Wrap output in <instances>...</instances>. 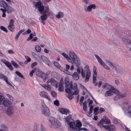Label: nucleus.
<instances>
[{
    "instance_id": "1",
    "label": "nucleus",
    "mask_w": 131,
    "mask_h": 131,
    "mask_svg": "<svg viewBox=\"0 0 131 131\" xmlns=\"http://www.w3.org/2000/svg\"><path fill=\"white\" fill-rule=\"evenodd\" d=\"M42 3L40 1L37 2L35 4L36 8L38 9V10L40 14H46L49 11V8L42 5Z\"/></svg>"
},
{
    "instance_id": "2",
    "label": "nucleus",
    "mask_w": 131,
    "mask_h": 131,
    "mask_svg": "<svg viewBox=\"0 0 131 131\" xmlns=\"http://www.w3.org/2000/svg\"><path fill=\"white\" fill-rule=\"evenodd\" d=\"M69 55L70 58L68 57L67 59L68 61L72 63H74L75 65V62H78L80 60L77 56L75 54V53L73 51H70Z\"/></svg>"
},
{
    "instance_id": "3",
    "label": "nucleus",
    "mask_w": 131,
    "mask_h": 131,
    "mask_svg": "<svg viewBox=\"0 0 131 131\" xmlns=\"http://www.w3.org/2000/svg\"><path fill=\"white\" fill-rule=\"evenodd\" d=\"M12 104L11 102L9 100L5 99L2 95L0 93V105H3L5 107H8Z\"/></svg>"
},
{
    "instance_id": "4",
    "label": "nucleus",
    "mask_w": 131,
    "mask_h": 131,
    "mask_svg": "<svg viewBox=\"0 0 131 131\" xmlns=\"http://www.w3.org/2000/svg\"><path fill=\"white\" fill-rule=\"evenodd\" d=\"M42 112L45 115L47 116H49L50 115V113L48 108L46 106L44 103L42 104Z\"/></svg>"
},
{
    "instance_id": "5",
    "label": "nucleus",
    "mask_w": 131,
    "mask_h": 131,
    "mask_svg": "<svg viewBox=\"0 0 131 131\" xmlns=\"http://www.w3.org/2000/svg\"><path fill=\"white\" fill-rule=\"evenodd\" d=\"M14 107L11 106L9 107L6 111V113L9 116L12 115L14 112Z\"/></svg>"
},
{
    "instance_id": "6",
    "label": "nucleus",
    "mask_w": 131,
    "mask_h": 131,
    "mask_svg": "<svg viewBox=\"0 0 131 131\" xmlns=\"http://www.w3.org/2000/svg\"><path fill=\"white\" fill-rule=\"evenodd\" d=\"M69 127L71 128V131H75L74 129L76 128L75 126V123L74 121L71 122H69L68 124Z\"/></svg>"
},
{
    "instance_id": "7",
    "label": "nucleus",
    "mask_w": 131,
    "mask_h": 131,
    "mask_svg": "<svg viewBox=\"0 0 131 131\" xmlns=\"http://www.w3.org/2000/svg\"><path fill=\"white\" fill-rule=\"evenodd\" d=\"M56 124H52L51 126V128L54 129H56L57 128L60 127L61 126L60 123L59 121L57 119L56 120Z\"/></svg>"
},
{
    "instance_id": "8",
    "label": "nucleus",
    "mask_w": 131,
    "mask_h": 131,
    "mask_svg": "<svg viewBox=\"0 0 131 131\" xmlns=\"http://www.w3.org/2000/svg\"><path fill=\"white\" fill-rule=\"evenodd\" d=\"M43 74H44V73L42 72V71L40 69H37V71L36 72V75L38 77H40L43 79L44 80L45 79L43 78Z\"/></svg>"
},
{
    "instance_id": "9",
    "label": "nucleus",
    "mask_w": 131,
    "mask_h": 131,
    "mask_svg": "<svg viewBox=\"0 0 131 131\" xmlns=\"http://www.w3.org/2000/svg\"><path fill=\"white\" fill-rule=\"evenodd\" d=\"M58 110L62 114H66L68 113L69 112H70L69 109L64 108H59Z\"/></svg>"
},
{
    "instance_id": "10",
    "label": "nucleus",
    "mask_w": 131,
    "mask_h": 131,
    "mask_svg": "<svg viewBox=\"0 0 131 131\" xmlns=\"http://www.w3.org/2000/svg\"><path fill=\"white\" fill-rule=\"evenodd\" d=\"M91 74V71L90 70H88V71H86L85 79L84 80L85 82H87L89 81Z\"/></svg>"
},
{
    "instance_id": "11",
    "label": "nucleus",
    "mask_w": 131,
    "mask_h": 131,
    "mask_svg": "<svg viewBox=\"0 0 131 131\" xmlns=\"http://www.w3.org/2000/svg\"><path fill=\"white\" fill-rule=\"evenodd\" d=\"M41 58L44 62L49 66V64L50 63V61L47 58L44 56H42L41 57Z\"/></svg>"
},
{
    "instance_id": "12",
    "label": "nucleus",
    "mask_w": 131,
    "mask_h": 131,
    "mask_svg": "<svg viewBox=\"0 0 131 131\" xmlns=\"http://www.w3.org/2000/svg\"><path fill=\"white\" fill-rule=\"evenodd\" d=\"M48 119L49 121L50 127L51 126L52 124H53V123H54V122H55L56 120V119L51 117H49Z\"/></svg>"
},
{
    "instance_id": "13",
    "label": "nucleus",
    "mask_w": 131,
    "mask_h": 131,
    "mask_svg": "<svg viewBox=\"0 0 131 131\" xmlns=\"http://www.w3.org/2000/svg\"><path fill=\"white\" fill-rule=\"evenodd\" d=\"M72 75L73 79L75 80H78L79 79V75L76 72H74Z\"/></svg>"
},
{
    "instance_id": "14",
    "label": "nucleus",
    "mask_w": 131,
    "mask_h": 131,
    "mask_svg": "<svg viewBox=\"0 0 131 131\" xmlns=\"http://www.w3.org/2000/svg\"><path fill=\"white\" fill-rule=\"evenodd\" d=\"M75 65L77 67V72L79 74H80L81 73V71L80 69V64L81 63L80 61H79V62H75Z\"/></svg>"
},
{
    "instance_id": "15",
    "label": "nucleus",
    "mask_w": 131,
    "mask_h": 131,
    "mask_svg": "<svg viewBox=\"0 0 131 131\" xmlns=\"http://www.w3.org/2000/svg\"><path fill=\"white\" fill-rule=\"evenodd\" d=\"M103 118L105 121L104 122L105 124H108L110 123V120L107 117L104 116L103 117Z\"/></svg>"
},
{
    "instance_id": "16",
    "label": "nucleus",
    "mask_w": 131,
    "mask_h": 131,
    "mask_svg": "<svg viewBox=\"0 0 131 131\" xmlns=\"http://www.w3.org/2000/svg\"><path fill=\"white\" fill-rule=\"evenodd\" d=\"M65 119L66 121L67 124H68L69 122H70L71 119L73 121L74 120L72 118V115L71 114H69L66 118H65Z\"/></svg>"
},
{
    "instance_id": "17",
    "label": "nucleus",
    "mask_w": 131,
    "mask_h": 131,
    "mask_svg": "<svg viewBox=\"0 0 131 131\" xmlns=\"http://www.w3.org/2000/svg\"><path fill=\"white\" fill-rule=\"evenodd\" d=\"M1 127L2 128L0 129V131H8V128L6 125H2Z\"/></svg>"
},
{
    "instance_id": "18",
    "label": "nucleus",
    "mask_w": 131,
    "mask_h": 131,
    "mask_svg": "<svg viewBox=\"0 0 131 131\" xmlns=\"http://www.w3.org/2000/svg\"><path fill=\"white\" fill-rule=\"evenodd\" d=\"M8 10H7L6 11L8 13H11L12 12L14 11V9L10 5H8L7 7Z\"/></svg>"
},
{
    "instance_id": "19",
    "label": "nucleus",
    "mask_w": 131,
    "mask_h": 131,
    "mask_svg": "<svg viewBox=\"0 0 131 131\" xmlns=\"http://www.w3.org/2000/svg\"><path fill=\"white\" fill-rule=\"evenodd\" d=\"M64 16L63 13L62 12H59L58 14L56 16V17L58 18H62Z\"/></svg>"
},
{
    "instance_id": "20",
    "label": "nucleus",
    "mask_w": 131,
    "mask_h": 131,
    "mask_svg": "<svg viewBox=\"0 0 131 131\" xmlns=\"http://www.w3.org/2000/svg\"><path fill=\"white\" fill-rule=\"evenodd\" d=\"M82 124L79 120L77 121L76 124H75V126L77 128H79L81 127Z\"/></svg>"
},
{
    "instance_id": "21",
    "label": "nucleus",
    "mask_w": 131,
    "mask_h": 131,
    "mask_svg": "<svg viewBox=\"0 0 131 131\" xmlns=\"http://www.w3.org/2000/svg\"><path fill=\"white\" fill-rule=\"evenodd\" d=\"M87 101H85L83 103V110L85 112H86L87 110Z\"/></svg>"
},
{
    "instance_id": "22",
    "label": "nucleus",
    "mask_w": 131,
    "mask_h": 131,
    "mask_svg": "<svg viewBox=\"0 0 131 131\" xmlns=\"http://www.w3.org/2000/svg\"><path fill=\"white\" fill-rule=\"evenodd\" d=\"M113 94V92L111 90L107 91L106 92L105 94V96H110Z\"/></svg>"
},
{
    "instance_id": "23",
    "label": "nucleus",
    "mask_w": 131,
    "mask_h": 131,
    "mask_svg": "<svg viewBox=\"0 0 131 131\" xmlns=\"http://www.w3.org/2000/svg\"><path fill=\"white\" fill-rule=\"evenodd\" d=\"M2 1H1V2H2V3H1V4L3 6L2 7L4 8H6L5 7V6L4 4H5V5L6 6V7H7V6H8V5L7 3L4 0H1Z\"/></svg>"
},
{
    "instance_id": "24",
    "label": "nucleus",
    "mask_w": 131,
    "mask_h": 131,
    "mask_svg": "<svg viewBox=\"0 0 131 131\" xmlns=\"http://www.w3.org/2000/svg\"><path fill=\"white\" fill-rule=\"evenodd\" d=\"M15 73L16 74H17V75H18L20 78L24 79H25L24 77L20 72L18 71H16L15 72Z\"/></svg>"
},
{
    "instance_id": "25",
    "label": "nucleus",
    "mask_w": 131,
    "mask_h": 131,
    "mask_svg": "<svg viewBox=\"0 0 131 131\" xmlns=\"http://www.w3.org/2000/svg\"><path fill=\"white\" fill-rule=\"evenodd\" d=\"M122 41L124 44H128L129 42H130V40L126 39L123 38L122 39Z\"/></svg>"
},
{
    "instance_id": "26",
    "label": "nucleus",
    "mask_w": 131,
    "mask_h": 131,
    "mask_svg": "<svg viewBox=\"0 0 131 131\" xmlns=\"http://www.w3.org/2000/svg\"><path fill=\"white\" fill-rule=\"evenodd\" d=\"M45 14H41L42 15L40 16L41 20H45L47 18V15H45Z\"/></svg>"
},
{
    "instance_id": "27",
    "label": "nucleus",
    "mask_w": 131,
    "mask_h": 131,
    "mask_svg": "<svg viewBox=\"0 0 131 131\" xmlns=\"http://www.w3.org/2000/svg\"><path fill=\"white\" fill-rule=\"evenodd\" d=\"M109 125V131H115V127L112 125Z\"/></svg>"
},
{
    "instance_id": "28",
    "label": "nucleus",
    "mask_w": 131,
    "mask_h": 131,
    "mask_svg": "<svg viewBox=\"0 0 131 131\" xmlns=\"http://www.w3.org/2000/svg\"><path fill=\"white\" fill-rule=\"evenodd\" d=\"M104 121L103 118H102L100 121L97 123V125L98 126L100 127V126L103 125Z\"/></svg>"
},
{
    "instance_id": "29",
    "label": "nucleus",
    "mask_w": 131,
    "mask_h": 131,
    "mask_svg": "<svg viewBox=\"0 0 131 131\" xmlns=\"http://www.w3.org/2000/svg\"><path fill=\"white\" fill-rule=\"evenodd\" d=\"M11 71H13L14 69L10 62H9L6 66Z\"/></svg>"
},
{
    "instance_id": "30",
    "label": "nucleus",
    "mask_w": 131,
    "mask_h": 131,
    "mask_svg": "<svg viewBox=\"0 0 131 131\" xmlns=\"http://www.w3.org/2000/svg\"><path fill=\"white\" fill-rule=\"evenodd\" d=\"M35 50L38 52H39L41 51V48L38 45H36L35 47Z\"/></svg>"
},
{
    "instance_id": "31",
    "label": "nucleus",
    "mask_w": 131,
    "mask_h": 131,
    "mask_svg": "<svg viewBox=\"0 0 131 131\" xmlns=\"http://www.w3.org/2000/svg\"><path fill=\"white\" fill-rule=\"evenodd\" d=\"M42 86L45 89H46L49 91L50 90V88L49 86H50V85L49 84H47V86L45 84H43L42 85Z\"/></svg>"
},
{
    "instance_id": "32",
    "label": "nucleus",
    "mask_w": 131,
    "mask_h": 131,
    "mask_svg": "<svg viewBox=\"0 0 131 131\" xmlns=\"http://www.w3.org/2000/svg\"><path fill=\"white\" fill-rule=\"evenodd\" d=\"M11 62L12 64L16 68H17L19 67V65L15 61H12Z\"/></svg>"
},
{
    "instance_id": "33",
    "label": "nucleus",
    "mask_w": 131,
    "mask_h": 131,
    "mask_svg": "<svg viewBox=\"0 0 131 131\" xmlns=\"http://www.w3.org/2000/svg\"><path fill=\"white\" fill-rule=\"evenodd\" d=\"M56 81H55L54 79L52 78L51 79V84L53 86H54Z\"/></svg>"
},
{
    "instance_id": "34",
    "label": "nucleus",
    "mask_w": 131,
    "mask_h": 131,
    "mask_svg": "<svg viewBox=\"0 0 131 131\" xmlns=\"http://www.w3.org/2000/svg\"><path fill=\"white\" fill-rule=\"evenodd\" d=\"M102 127H103L106 130H108L109 131V125H108L107 126L102 125L100 126V127L101 128H102Z\"/></svg>"
},
{
    "instance_id": "35",
    "label": "nucleus",
    "mask_w": 131,
    "mask_h": 131,
    "mask_svg": "<svg viewBox=\"0 0 131 131\" xmlns=\"http://www.w3.org/2000/svg\"><path fill=\"white\" fill-rule=\"evenodd\" d=\"M54 65L58 69L61 67V66L60 64L57 62H54Z\"/></svg>"
},
{
    "instance_id": "36",
    "label": "nucleus",
    "mask_w": 131,
    "mask_h": 131,
    "mask_svg": "<svg viewBox=\"0 0 131 131\" xmlns=\"http://www.w3.org/2000/svg\"><path fill=\"white\" fill-rule=\"evenodd\" d=\"M0 28L2 30L4 31L6 33L8 31L7 29L4 26H1L0 27Z\"/></svg>"
},
{
    "instance_id": "37",
    "label": "nucleus",
    "mask_w": 131,
    "mask_h": 131,
    "mask_svg": "<svg viewBox=\"0 0 131 131\" xmlns=\"http://www.w3.org/2000/svg\"><path fill=\"white\" fill-rule=\"evenodd\" d=\"M36 70V68H35L30 72L29 75L31 77H32L33 76V73L35 72Z\"/></svg>"
},
{
    "instance_id": "38",
    "label": "nucleus",
    "mask_w": 131,
    "mask_h": 131,
    "mask_svg": "<svg viewBox=\"0 0 131 131\" xmlns=\"http://www.w3.org/2000/svg\"><path fill=\"white\" fill-rule=\"evenodd\" d=\"M1 61L4 63L6 66L9 62L6 61V60L5 59H2L1 60Z\"/></svg>"
},
{
    "instance_id": "39",
    "label": "nucleus",
    "mask_w": 131,
    "mask_h": 131,
    "mask_svg": "<svg viewBox=\"0 0 131 131\" xmlns=\"http://www.w3.org/2000/svg\"><path fill=\"white\" fill-rule=\"evenodd\" d=\"M53 103L54 105L58 106L59 105V103L58 100H56L54 101Z\"/></svg>"
},
{
    "instance_id": "40",
    "label": "nucleus",
    "mask_w": 131,
    "mask_h": 131,
    "mask_svg": "<svg viewBox=\"0 0 131 131\" xmlns=\"http://www.w3.org/2000/svg\"><path fill=\"white\" fill-rule=\"evenodd\" d=\"M65 92L66 93H70L71 94L72 92H71V90L70 89H69L68 88H65Z\"/></svg>"
},
{
    "instance_id": "41",
    "label": "nucleus",
    "mask_w": 131,
    "mask_h": 131,
    "mask_svg": "<svg viewBox=\"0 0 131 131\" xmlns=\"http://www.w3.org/2000/svg\"><path fill=\"white\" fill-rule=\"evenodd\" d=\"M33 38V34L32 33H31L29 36V37L26 40L27 41H29L31 40Z\"/></svg>"
},
{
    "instance_id": "42",
    "label": "nucleus",
    "mask_w": 131,
    "mask_h": 131,
    "mask_svg": "<svg viewBox=\"0 0 131 131\" xmlns=\"http://www.w3.org/2000/svg\"><path fill=\"white\" fill-rule=\"evenodd\" d=\"M51 94L53 97H56L57 95V93L54 91H53L51 92Z\"/></svg>"
},
{
    "instance_id": "43",
    "label": "nucleus",
    "mask_w": 131,
    "mask_h": 131,
    "mask_svg": "<svg viewBox=\"0 0 131 131\" xmlns=\"http://www.w3.org/2000/svg\"><path fill=\"white\" fill-rule=\"evenodd\" d=\"M47 93L45 91H41L40 92L39 94L40 96L41 97H43Z\"/></svg>"
},
{
    "instance_id": "44",
    "label": "nucleus",
    "mask_w": 131,
    "mask_h": 131,
    "mask_svg": "<svg viewBox=\"0 0 131 131\" xmlns=\"http://www.w3.org/2000/svg\"><path fill=\"white\" fill-rule=\"evenodd\" d=\"M13 26H10V25H8V28L11 31L13 32L14 31V30L13 27Z\"/></svg>"
},
{
    "instance_id": "45",
    "label": "nucleus",
    "mask_w": 131,
    "mask_h": 131,
    "mask_svg": "<svg viewBox=\"0 0 131 131\" xmlns=\"http://www.w3.org/2000/svg\"><path fill=\"white\" fill-rule=\"evenodd\" d=\"M84 128H75L74 130H75V131H81L82 130H84Z\"/></svg>"
},
{
    "instance_id": "46",
    "label": "nucleus",
    "mask_w": 131,
    "mask_h": 131,
    "mask_svg": "<svg viewBox=\"0 0 131 131\" xmlns=\"http://www.w3.org/2000/svg\"><path fill=\"white\" fill-rule=\"evenodd\" d=\"M81 74L82 75V78H85V74L84 72L83 71V69L82 68H81Z\"/></svg>"
},
{
    "instance_id": "47",
    "label": "nucleus",
    "mask_w": 131,
    "mask_h": 131,
    "mask_svg": "<svg viewBox=\"0 0 131 131\" xmlns=\"http://www.w3.org/2000/svg\"><path fill=\"white\" fill-rule=\"evenodd\" d=\"M14 21L13 19H11L10 20L9 24L8 25L14 26Z\"/></svg>"
},
{
    "instance_id": "48",
    "label": "nucleus",
    "mask_w": 131,
    "mask_h": 131,
    "mask_svg": "<svg viewBox=\"0 0 131 131\" xmlns=\"http://www.w3.org/2000/svg\"><path fill=\"white\" fill-rule=\"evenodd\" d=\"M64 72L66 74L70 75H72V73L71 72H70L68 71V70H66Z\"/></svg>"
},
{
    "instance_id": "49",
    "label": "nucleus",
    "mask_w": 131,
    "mask_h": 131,
    "mask_svg": "<svg viewBox=\"0 0 131 131\" xmlns=\"http://www.w3.org/2000/svg\"><path fill=\"white\" fill-rule=\"evenodd\" d=\"M37 64V62H35L32 63L31 65V68H33Z\"/></svg>"
},
{
    "instance_id": "50",
    "label": "nucleus",
    "mask_w": 131,
    "mask_h": 131,
    "mask_svg": "<svg viewBox=\"0 0 131 131\" xmlns=\"http://www.w3.org/2000/svg\"><path fill=\"white\" fill-rule=\"evenodd\" d=\"M105 109L103 108H101L100 109L99 112L100 114L102 112H104Z\"/></svg>"
},
{
    "instance_id": "51",
    "label": "nucleus",
    "mask_w": 131,
    "mask_h": 131,
    "mask_svg": "<svg viewBox=\"0 0 131 131\" xmlns=\"http://www.w3.org/2000/svg\"><path fill=\"white\" fill-rule=\"evenodd\" d=\"M61 55L63 56L64 58H65L66 59H67L68 58V56L67 54L65 53H61Z\"/></svg>"
},
{
    "instance_id": "52",
    "label": "nucleus",
    "mask_w": 131,
    "mask_h": 131,
    "mask_svg": "<svg viewBox=\"0 0 131 131\" xmlns=\"http://www.w3.org/2000/svg\"><path fill=\"white\" fill-rule=\"evenodd\" d=\"M72 93L71 94L70 93H69L68 94V95L67 96V97L70 99H73V95H72Z\"/></svg>"
},
{
    "instance_id": "53",
    "label": "nucleus",
    "mask_w": 131,
    "mask_h": 131,
    "mask_svg": "<svg viewBox=\"0 0 131 131\" xmlns=\"http://www.w3.org/2000/svg\"><path fill=\"white\" fill-rule=\"evenodd\" d=\"M79 93V91L78 90H76L75 91L73 92L72 94V95H78Z\"/></svg>"
},
{
    "instance_id": "54",
    "label": "nucleus",
    "mask_w": 131,
    "mask_h": 131,
    "mask_svg": "<svg viewBox=\"0 0 131 131\" xmlns=\"http://www.w3.org/2000/svg\"><path fill=\"white\" fill-rule=\"evenodd\" d=\"M93 83H95L96 81V76H94V75H93Z\"/></svg>"
},
{
    "instance_id": "55",
    "label": "nucleus",
    "mask_w": 131,
    "mask_h": 131,
    "mask_svg": "<svg viewBox=\"0 0 131 131\" xmlns=\"http://www.w3.org/2000/svg\"><path fill=\"white\" fill-rule=\"evenodd\" d=\"M128 113L130 114V117H131V105L129 106L128 107Z\"/></svg>"
},
{
    "instance_id": "56",
    "label": "nucleus",
    "mask_w": 131,
    "mask_h": 131,
    "mask_svg": "<svg viewBox=\"0 0 131 131\" xmlns=\"http://www.w3.org/2000/svg\"><path fill=\"white\" fill-rule=\"evenodd\" d=\"M40 128V131H46L45 127L43 126L42 124L41 125Z\"/></svg>"
},
{
    "instance_id": "57",
    "label": "nucleus",
    "mask_w": 131,
    "mask_h": 131,
    "mask_svg": "<svg viewBox=\"0 0 131 131\" xmlns=\"http://www.w3.org/2000/svg\"><path fill=\"white\" fill-rule=\"evenodd\" d=\"M74 87L73 88L74 89L76 90H78V88L77 86V83H74L73 84Z\"/></svg>"
},
{
    "instance_id": "58",
    "label": "nucleus",
    "mask_w": 131,
    "mask_h": 131,
    "mask_svg": "<svg viewBox=\"0 0 131 131\" xmlns=\"http://www.w3.org/2000/svg\"><path fill=\"white\" fill-rule=\"evenodd\" d=\"M93 110L89 109V115L87 114V115L89 117H91V116L90 115V114H91Z\"/></svg>"
},
{
    "instance_id": "59",
    "label": "nucleus",
    "mask_w": 131,
    "mask_h": 131,
    "mask_svg": "<svg viewBox=\"0 0 131 131\" xmlns=\"http://www.w3.org/2000/svg\"><path fill=\"white\" fill-rule=\"evenodd\" d=\"M43 97H45L49 101H51V100L49 98L48 96L46 94H45V95Z\"/></svg>"
},
{
    "instance_id": "60",
    "label": "nucleus",
    "mask_w": 131,
    "mask_h": 131,
    "mask_svg": "<svg viewBox=\"0 0 131 131\" xmlns=\"http://www.w3.org/2000/svg\"><path fill=\"white\" fill-rule=\"evenodd\" d=\"M7 96L9 97L10 100H12V101H13V98L11 96V95L8 94H7Z\"/></svg>"
},
{
    "instance_id": "61",
    "label": "nucleus",
    "mask_w": 131,
    "mask_h": 131,
    "mask_svg": "<svg viewBox=\"0 0 131 131\" xmlns=\"http://www.w3.org/2000/svg\"><path fill=\"white\" fill-rule=\"evenodd\" d=\"M21 34L19 32H18L17 34L16 35L15 37V40L16 41H17V40L19 36Z\"/></svg>"
},
{
    "instance_id": "62",
    "label": "nucleus",
    "mask_w": 131,
    "mask_h": 131,
    "mask_svg": "<svg viewBox=\"0 0 131 131\" xmlns=\"http://www.w3.org/2000/svg\"><path fill=\"white\" fill-rule=\"evenodd\" d=\"M107 86H109V84L107 83H105L104 84L102 85V86L103 88H105V87H107Z\"/></svg>"
},
{
    "instance_id": "63",
    "label": "nucleus",
    "mask_w": 131,
    "mask_h": 131,
    "mask_svg": "<svg viewBox=\"0 0 131 131\" xmlns=\"http://www.w3.org/2000/svg\"><path fill=\"white\" fill-rule=\"evenodd\" d=\"M99 110V107H96L94 108L93 109L94 112H97Z\"/></svg>"
},
{
    "instance_id": "64",
    "label": "nucleus",
    "mask_w": 131,
    "mask_h": 131,
    "mask_svg": "<svg viewBox=\"0 0 131 131\" xmlns=\"http://www.w3.org/2000/svg\"><path fill=\"white\" fill-rule=\"evenodd\" d=\"M82 2L86 5H87L89 3L88 0H82Z\"/></svg>"
}]
</instances>
